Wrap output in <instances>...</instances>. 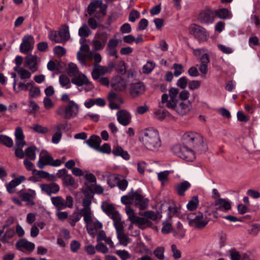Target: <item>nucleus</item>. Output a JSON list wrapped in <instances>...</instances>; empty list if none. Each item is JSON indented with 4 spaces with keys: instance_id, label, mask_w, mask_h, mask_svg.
Wrapping results in <instances>:
<instances>
[{
    "instance_id": "f257e3e1",
    "label": "nucleus",
    "mask_w": 260,
    "mask_h": 260,
    "mask_svg": "<svg viewBox=\"0 0 260 260\" xmlns=\"http://www.w3.org/2000/svg\"><path fill=\"white\" fill-rule=\"evenodd\" d=\"M139 139L144 146L149 150H157L161 145V139L158 130L152 127L141 131L140 133Z\"/></svg>"
},
{
    "instance_id": "f03ea898",
    "label": "nucleus",
    "mask_w": 260,
    "mask_h": 260,
    "mask_svg": "<svg viewBox=\"0 0 260 260\" xmlns=\"http://www.w3.org/2000/svg\"><path fill=\"white\" fill-rule=\"evenodd\" d=\"M183 145L192 147L200 153L205 152L207 150V146L203 141L202 136L196 132H187L182 137Z\"/></svg>"
},
{
    "instance_id": "7ed1b4c3",
    "label": "nucleus",
    "mask_w": 260,
    "mask_h": 260,
    "mask_svg": "<svg viewBox=\"0 0 260 260\" xmlns=\"http://www.w3.org/2000/svg\"><path fill=\"white\" fill-rule=\"evenodd\" d=\"M79 111V106L74 101H70L68 104L60 106L56 113L61 117L69 119L76 117Z\"/></svg>"
},
{
    "instance_id": "20e7f679",
    "label": "nucleus",
    "mask_w": 260,
    "mask_h": 260,
    "mask_svg": "<svg viewBox=\"0 0 260 260\" xmlns=\"http://www.w3.org/2000/svg\"><path fill=\"white\" fill-rule=\"evenodd\" d=\"M172 150L178 157L186 161H191L195 159L194 151L188 146L177 145L173 147Z\"/></svg>"
},
{
    "instance_id": "39448f33",
    "label": "nucleus",
    "mask_w": 260,
    "mask_h": 260,
    "mask_svg": "<svg viewBox=\"0 0 260 260\" xmlns=\"http://www.w3.org/2000/svg\"><path fill=\"white\" fill-rule=\"evenodd\" d=\"M62 161L59 159L54 160L53 157L46 150H42L40 152L39 159L37 162L38 167L43 169L45 166L58 167L61 165Z\"/></svg>"
},
{
    "instance_id": "423d86ee",
    "label": "nucleus",
    "mask_w": 260,
    "mask_h": 260,
    "mask_svg": "<svg viewBox=\"0 0 260 260\" xmlns=\"http://www.w3.org/2000/svg\"><path fill=\"white\" fill-rule=\"evenodd\" d=\"M106 8L102 0H95L89 5L88 11L89 15H93L95 17L100 19L106 15Z\"/></svg>"
},
{
    "instance_id": "0eeeda50",
    "label": "nucleus",
    "mask_w": 260,
    "mask_h": 260,
    "mask_svg": "<svg viewBox=\"0 0 260 260\" xmlns=\"http://www.w3.org/2000/svg\"><path fill=\"white\" fill-rule=\"evenodd\" d=\"M187 219L190 225L198 229L203 228L208 222L206 217L200 212L188 214Z\"/></svg>"
},
{
    "instance_id": "6e6552de",
    "label": "nucleus",
    "mask_w": 260,
    "mask_h": 260,
    "mask_svg": "<svg viewBox=\"0 0 260 260\" xmlns=\"http://www.w3.org/2000/svg\"><path fill=\"white\" fill-rule=\"evenodd\" d=\"M109 35L105 31L98 30L92 41V44L95 51L103 50L107 43Z\"/></svg>"
},
{
    "instance_id": "1a4fd4ad",
    "label": "nucleus",
    "mask_w": 260,
    "mask_h": 260,
    "mask_svg": "<svg viewBox=\"0 0 260 260\" xmlns=\"http://www.w3.org/2000/svg\"><path fill=\"white\" fill-rule=\"evenodd\" d=\"M51 201L57 210L72 208L73 206V199L70 196H67L66 200L61 196L53 197L51 198Z\"/></svg>"
},
{
    "instance_id": "9d476101",
    "label": "nucleus",
    "mask_w": 260,
    "mask_h": 260,
    "mask_svg": "<svg viewBox=\"0 0 260 260\" xmlns=\"http://www.w3.org/2000/svg\"><path fill=\"white\" fill-rule=\"evenodd\" d=\"M190 31L200 42L207 41L209 38V32L200 25H192L190 28Z\"/></svg>"
},
{
    "instance_id": "9b49d317",
    "label": "nucleus",
    "mask_w": 260,
    "mask_h": 260,
    "mask_svg": "<svg viewBox=\"0 0 260 260\" xmlns=\"http://www.w3.org/2000/svg\"><path fill=\"white\" fill-rule=\"evenodd\" d=\"M114 67V66L113 63L109 64L108 67L99 64H94L91 73L92 78L95 80H97L101 76L104 75L107 73H110Z\"/></svg>"
},
{
    "instance_id": "f8f14e48",
    "label": "nucleus",
    "mask_w": 260,
    "mask_h": 260,
    "mask_svg": "<svg viewBox=\"0 0 260 260\" xmlns=\"http://www.w3.org/2000/svg\"><path fill=\"white\" fill-rule=\"evenodd\" d=\"M215 18L214 11L207 8L202 11L199 14L198 19L202 23L206 24H211Z\"/></svg>"
},
{
    "instance_id": "ddd939ff",
    "label": "nucleus",
    "mask_w": 260,
    "mask_h": 260,
    "mask_svg": "<svg viewBox=\"0 0 260 260\" xmlns=\"http://www.w3.org/2000/svg\"><path fill=\"white\" fill-rule=\"evenodd\" d=\"M35 40L34 37L31 35H25L22 40L20 44V51L24 54H26L32 51L34 48Z\"/></svg>"
},
{
    "instance_id": "4468645a",
    "label": "nucleus",
    "mask_w": 260,
    "mask_h": 260,
    "mask_svg": "<svg viewBox=\"0 0 260 260\" xmlns=\"http://www.w3.org/2000/svg\"><path fill=\"white\" fill-rule=\"evenodd\" d=\"M212 207L214 212H216L218 210L226 211L231 209V203L227 199L219 198L215 201Z\"/></svg>"
},
{
    "instance_id": "2eb2a0df",
    "label": "nucleus",
    "mask_w": 260,
    "mask_h": 260,
    "mask_svg": "<svg viewBox=\"0 0 260 260\" xmlns=\"http://www.w3.org/2000/svg\"><path fill=\"white\" fill-rule=\"evenodd\" d=\"M145 89V86L142 82H136L131 85L129 93L133 98H136L143 94Z\"/></svg>"
},
{
    "instance_id": "dca6fc26",
    "label": "nucleus",
    "mask_w": 260,
    "mask_h": 260,
    "mask_svg": "<svg viewBox=\"0 0 260 260\" xmlns=\"http://www.w3.org/2000/svg\"><path fill=\"white\" fill-rule=\"evenodd\" d=\"M193 53L200 60L201 64H208L210 62L208 52L206 49H193Z\"/></svg>"
},
{
    "instance_id": "f3484780",
    "label": "nucleus",
    "mask_w": 260,
    "mask_h": 260,
    "mask_svg": "<svg viewBox=\"0 0 260 260\" xmlns=\"http://www.w3.org/2000/svg\"><path fill=\"white\" fill-rule=\"evenodd\" d=\"M71 82L78 86H81L83 85H89L90 88L93 87V85L90 83L87 77L81 73L74 76L71 80Z\"/></svg>"
},
{
    "instance_id": "a211bd4d",
    "label": "nucleus",
    "mask_w": 260,
    "mask_h": 260,
    "mask_svg": "<svg viewBox=\"0 0 260 260\" xmlns=\"http://www.w3.org/2000/svg\"><path fill=\"white\" fill-rule=\"evenodd\" d=\"M134 203L135 206L140 210H144L148 206V200L145 198L142 195L135 191L134 193Z\"/></svg>"
},
{
    "instance_id": "6ab92c4d",
    "label": "nucleus",
    "mask_w": 260,
    "mask_h": 260,
    "mask_svg": "<svg viewBox=\"0 0 260 260\" xmlns=\"http://www.w3.org/2000/svg\"><path fill=\"white\" fill-rule=\"evenodd\" d=\"M111 85L117 91H123L127 86L125 80L119 76H116L112 79Z\"/></svg>"
},
{
    "instance_id": "aec40b11",
    "label": "nucleus",
    "mask_w": 260,
    "mask_h": 260,
    "mask_svg": "<svg viewBox=\"0 0 260 260\" xmlns=\"http://www.w3.org/2000/svg\"><path fill=\"white\" fill-rule=\"evenodd\" d=\"M116 116L118 122L122 125L126 126L131 121L132 116L128 112L125 110H123L117 112Z\"/></svg>"
},
{
    "instance_id": "412c9836",
    "label": "nucleus",
    "mask_w": 260,
    "mask_h": 260,
    "mask_svg": "<svg viewBox=\"0 0 260 260\" xmlns=\"http://www.w3.org/2000/svg\"><path fill=\"white\" fill-rule=\"evenodd\" d=\"M18 194L22 201L27 202V205L33 206L35 205L33 200L36 197V192L32 190L30 192H26L21 190L18 192Z\"/></svg>"
},
{
    "instance_id": "4be33fe9",
    "label": "nucleus",
    "mask_w": 260,
    "mask_h": 260,
    "mask_svg": "<svg viewBox=\"0 0 260 260\" xmlns=\"http://www.w3.org/2000/svg\"><path fill=\"white\" fill-rule=\"evenodd\" d=\"M16 246L19 250H25L30 252H32L35 247L34 243L29 242L25 239H21L18 241L16 244Z\"/></svg>"
},
{
    "instance_id": "5701e85b",
    "label": "nucleus",
    "mask_w": 260,
    "mask_h": 260,
    "mask_svg": "<svg viewBox=\"0 0 260 260\" xmlns=\"http://www.w3.org/2000/svg\"><path fill=\"white\" fill-rule=\"evenodd\" d=\"M25 180V177L24 176H19L13 179L6 185L8 192L10 193H14L15 191V187L23 182Z\"/></svg>"
},
{
    "instance_id": "b1692460",
    "label": "nucleus",
    "mask_w": 260,
    "mask_h": 260,
    "mask_svg": "<svg viewBox=\"0 0 260 260\" xmlns=\"http://www.w3.org/2000/svg\"><path fill=\"white\" fill-rule=\"evenodd\" d=\"M86 223V228L89 235L93 236L96 233V231L101 229L103 225L99 221H93L92 219L85 221Z\"/></svg>"
},
{
    "instance_id": "393cba45",
    "label": "nucleus",
    "mask_w": 260,
    "mask_h": 260,
    "mask_svg": "<svg viewBox=\"0 0 260 260\" xmlns=\"http://www.w3.org/2000/svg\"><path fill=\"white\" fill-rule=\"evenodd\" d=\"M176 100L170 98L167 94H163L161 96V102L159 104L160 108L166 107L168 108L174 109L176 105Z\"/></svg>"
},
{
    "instance_id": "a878e982",
    "label": "nucleus",
    "mask_w": 260,
    "mask_h": 260,
    "mask_svg": "<svg viewBox=\"0 0 260 260\" xmlns=\"http://www.w3.org/2000/svg\"><path fill=\"white\" fill-rule=\"evenodd\" d=\"M191 109V104L189 101H181L176 105L174 110L180 115H184L188 113Z\"/></svg>"
},
{
    "instance_id": "bb28decb",
    "label": "nucleus",
    "mask_w": 260,
    "mask_h": 260,
    "mask_svg": "<svg viewBox=\"0 0 260 260\" xmlns=\"http://www.w3.org/2000/svg\"><path fill=\"white\" fill-rule=\"evenodd\" d=\"M191 187V184L187 181H183L178 183L175 185V190L178 195L181 197H184L185 195V192Z\"/></svg>"
},
{
    "instance_id": "cd10ccee",
    "label": "nucleus",
    "mask_w": 260,
    "mask_h": 260,
    "mask_svg": "<svg viewBox=\"0 0 260 260\" xmlns=\"http://www.w3.org/2000/svg\"><path fill=\"white\" fill-rule=\"evenodd\" d=\"M103 211L108 215L111 218L114 219L120 216L118 211H117L114 206L109 204L105 203L102 206Z\"/></svg>"
},
{
    "instance_id": "c85d7f7f",
    "label": "nucleus",
    "mask_w": 260,
    "mask_h": 260,
    "mask_svg": "<svg viewBox=\"0 0 260 260\" xmlns=\"http://www.w3.org/2000/svg\"><path fill=\"white\" fill-rule=\"evenodd\" d=\"M40 187L44 192L49 196L52 193H57L60 189L59 185L55 183L41 184Z\"/></svg>"
},
{
    "instance_id": "c756f323",
    "label": "nucleus",
    "mask_w": 260,
    "mask_h": 260,
    "mask_svg": "<svg viewBox=\"0 0 260 260\" xmlns=\"http://www.w3.org/2000/svg\"><path fill=\"white\" fill-rule=\"evenodd\" d=\"M15 144L17 147H24L26 145L24 135L20 127H16L15 132Z\"/></svg>"
},
{
    "instance_id": "7c9ffc66",
    "label": "nucleus",
    "mask_w": 260,
    "mask_h": 260,
    "mask_svg": "<svg viewBox=\"0 0 260 260\" xmlns=\"http://www.w3.org/2000/svg\"><path fill=\"white\" fill-rule=\"evenodd\" d=\"M112 153L115 156H120L125 160H128L130 158L128 152L118 145L113 146Z\"/></svg>"
},
{
    "instance_id": "2f4dec72",
    "label": "nucleus",
    "mask_w": 260,
    "mask_h": 260,
    "mask_svg": "<svg viewBox=\"0 0 260 260\" xmlns=\"http://www.w3.org/2000/svg\"><path fill=\"white\" fill-rule=\"evenodd\" d=\"M32 82V81H29L28 82H20L18 83V87H16V81L15 80L13 82V89L16 93H19L22 90L28 91Z\"/></svg>"
},
{
    "instance_id": "473e14b6",
    "label": "nucleus",
    "mask_w": 260,
    "mask_h": 260,
    "mask_svg": "<svg viewBox=\"0 0 260 260\" xmlns=\"http://www.w3.org/2000/svg\"><path fill=\"white\" fill-rule=\"evenodd\" d=\"M38 58L36 56L28 54L25 57V62L28 66L29 69L33 72L36 71L37 69Z\"/></svg>"
},
{
    "instance_id": "72a5a7b5",
    "label": "nucleus",
    "mask_w": 260,
    "mask_h": 260,
    "mask_svg": "<svg viewBox=\"0 0 260 260\" xmlns=\"http://www.w3.org/2000/svg\"><path fill=\"white\" fill-rule=\"evenodd\" d=\"M84 142L86 143L89 147L96 150L99 149V146L101 142V139L100 137L93 135Z\"/></svg>"
},
{
    "instance_id": "f704fd0d",
    "label": "nucleus",
    "mask_w": 260,
    "mask_h": 260,
    "mask_svg": "<svg viewBox=\"0 0 260 260\" xmlns=\"http://www.w3.org/2000/svg\"><path fill=\"white\" fill-rule=\"evenodd\" d=\"M134 224L138 225L141 229L151 226L152 225L151 222L145 216L144 217L138 216Z\"/></svg>"
},
{
    "instance_id": "c9c22d12",
    "label": "nucleus",
    "mask_w": 260,
    "mask_h": 260,
    "mask_svg": "<svg viewBox=\"0 0 260 260\" xmlns=\"http://www.w3.org/2000/svg\"><path fill=\"white\" fill-rule=\"evenodd\" d=\"M36 151H39V149L35 146H31L27 147L25 150V155L28 159L34 160L36 158Z\"/></svg>"
},
{
    "instance_id": "e433bc0d",
    "label": "nucleus",
    "mask_w": 260,
    "mask_h": 260,
    "mask_svg": "<svg viewBox=\"0 0 260 260\" xmlns=\"http://www.w3.org/2000/svg\"><path fill=\"white\" fill-rule=\"evenodd\" d=\"M215 17L217 16L220 19H230L232 17V14L225 8H222L214 11Z\"/></svg>"
},
{
    "instance_id": "4c0bfd02",
    "label": "nucleus",
    "mask_w": 260,
    "mask_h": 260,
    "mask_svg": "<svg viewBox=\"0 0 260 260\" xmlns=\"http://www.w3.org/2000/svg\"><path fill=\"white\" fill-rule=\"evenodd\" d=\"M68 124L67 122H59L51 126V130L53 133H62L63 131L68 129Z\"/></svg>"
},
{
    "instance_id": "58836bf2",
    "label": "nucleus",
    "mask_w": 260,
    "mask_h": 260,
    "mask_svg": "<svg viewBox=\"0 0 260 260\" xmlns=\"http://www.w3.org/2000/svg\"><path fill=\"white\" fill-rule=\"evenodd\" d=\"M67 72L70 77H73L80 73L77 66L73 62H70L68 64Z\"/></svg>"
},
{
    "instance_id": "ea45409f",
    "label": "nucleus",
    "mask_w": 260,
    "mask_h": 260,
    "mask_svg": "<svg viewBox=\"0 0 260 260\" xmlns=\"http://www.w3.org/2000/svg\"><path fill=\"white\" fill-rule=\"evenodd\" d=\"M91 52L85 53L84 52L78 51L77 54V58L78 60L82 64H85L87 59L92 60V57L90 56Z\"/></svg>"
},
{
    "instance_id": "a19ab883",
    "label": "nucleus",
    "mask_w": 260,
    "mask_h": 260,
    "mask_svg": "<svg viewBox=\"0 0 260 260\" xmlns=\"http://www.w3.org/2000/svg\"><path fill=\"white\" fill-rule=\"evenodd\" d=\"M60 38L62 39L63 42L67 41L70 38V32L69 27L67 25H64L61 26L58 30Z\"/></svg>"
},
{
    "instance_id": "79ce46f5",
    "label": "nucleus",
    "mask_w": 260,
    "mask_h": 260,
    "mask_svg": "<svg viewBox=\"0 0 260 260\" xmlns=\"http://www.w3.org/2000/svg\"><path fill=\"white\" fill-rule=\"evenodd\" d=\"M28 91L29 98H35L40 95L41 91L40 88L35 85L33 81L29 87Z\"/></svg>"
},
{
    "instance_id": "37998d69",
    "label": "nucleus",
    "mask_w": 260,
    "mask_h": 260,
    "mask_svg": "<svg viewBox=\"0 0 260 260\" xmlns=\"http://www.w3.org/2000/svg\"><path fill=\"white\" fill-rule=\"evenodd\" d=\"M14 70L17 72L21 79H29L31 77V73L22 68L15 67Z\"/></svg>"
},
{
    "instance_id": "c03bdc74",
    "label": "nucleus",
    "mask_w": 260,
    "mask_h": 260,
    "mask_svg": "<svg viewBox=\"0 0 260 260\" xmlns=\"http://www.w3.org/2000/svg\"><path fill=\"white\" fill-rule=\"evenodd\" d=\"M135 192V191H132L127 195L122 196L121 199L122 203L125 205H131L134 203V198L133 197V195Z\"/></svg>"
},
{
    "instance_id": "a18cd8bd",
    "label": "nucleus",
    "mask_w": 260,
    "mask_h": 260,
    "mask_svg": "<svg viewBox=\"0 0 260 260\" xmlns=\"http://www.w3.org/2000/svg\"><path fill=\"white\" fill-rule=\"evenodd\" d=\"M199 205V201L197 196H193L187 204V208L189 211L195 210Z\"/></svg>"
},
{
    "instance_id": "49530a36",
    "label": "nucleus",
    "mask_w": 260,
    "mask_h": 260,
    "mask_svg": "<svg viewBox=\"0 0 260 260\" xmlns=\"http://www.w3.org/2000/svg\"><path fill=\"white\" fill-rule=\"evenodd\" d=\"M143 215L146 217L147 219L156 221L161 218L160 214L158 212H154L152 211H145Z\"/></svg>"
},
{
    "instance_id": "de8ad7c7",
    "label": "nucleus",
    "mask_w": 260,
    "mask_h": 260,
    "mask_svg": "<svg viewBox=\"0 0 260 260\" xmlns=\"http://www.w3.org/2000/svg\"><path fill=\"white\" fill-rule=\"evenodd\" d=\"M59 81L60 85L62 87L67 89L71 87V81L69 77L66 75H61L59 78Z\"/></svg>"
},
{
    "instance_id": "09e8293b",
    "label": "nucleus",
    "mask_w": 260,
    "mask_h": 260,
    "mask_svg": "<svg viewBox=\"0 0 260 260\" xmlns=\"http://www.w3.org/2000/svg\"><path fill=\"white\" fill-rule=\"evenodd\" d=\"M125 212L128 216V219L131 222L132 224H134L136 218L138 216H136L135 213V211L129 206H126L125 208Z\"/></svg>"
},
{
    "instance_id": "8fccbe9b",
    "label": "nucleus",
    "mask_w": 260,
    "mask_h": 260,
    "mask_svg": "<svg viewBox=\"0 0 260 260\" xmlns=\"http://www.w3.org/2000/svg\"><path fill=\"white\" fill-rule=\"evenodd\" d=\"M170 172L169 171H165L161 172L157 174V177L159 181H160L161 185L164 186L165 184L168 182L169 180V175Z\"/></svg>"
},
{
    "instance_id": "3c124183",
    "label": "nucleus",
    "mask_w": 260,
    "mask_h": 260,
    "mask_svg": "<svg viewBox=\"0 0 260 260\" xmlns=\"http://www.w3.org/2000/svg\"><path fill=\"white\" fill-rule=\"evenodd\" d=\"M31 128L34 132L40 134H46L49 132L47 127L40 124H35Z\"/></svg>"
},
{
    "instance_id": "603ef678",
    "label": "nucleus",
    "mask_w": 260,
    "mask_h": 260,
    "mask_svg": "<svg viewBox=\"0 0 260 260\" xmlns=\"http://www.w3.org/2000/svg\"><path fill=\"white\" fill-rule=\"evenodd\" d=\"M114 222V225L116 230L117 234L122 233L123 231V228L122 223L121 221L120 216L117 217V218L113 219Z\"/></svg>"
},
{
    "instance_id": "864d4df0",
    "label": "nucleus",
    "mask_w": 260,
    "mask_h": 260,
    "mask_svg": "<svg viewBox=\"0 0 260 260\" xmlns=\"http://www.w3.org/2000/svg\"><path fill=\"white\" fill-rule=\"evenodd\" d=\"M116 71L121 75H123L126 73V69L125 62L120 60L119 61L115 66Z\"/></svg>"
},
{
    "instance_id": "5fc2aeb1",
    "label": "nucleus",
    "mask_w": 260,
    "mask_h": 260,
    "mask_svg": "<svg viewBox=\"0 0 260 260\" xmlns=\"http://www.w3.org/2000/svg\"><path fill=\"white\" fill-rule=\"evenodd\" d=\"M0 143L8 147H11L13 145V141L12 139L4 135H0Z\"/></svg>"
},
{
    "instance_id": "6e6d98bb",
    "label": "nucleus",
    "mask_w": 260,
    "mask_h": 260,
    "mask_svg": "<svg viewBox=\"0 0 260 260\" xmlns=\"http://www.w3.org/2000/svg\"><path fill=\"white\" fill-rule=\"evenodd\" d=\"M168 115V112L164 109H158L154 113L155 118L160 120L164 119Z\"/></svg>"
},
{
    "instance_id": "4d7b16f0",
    "label": "nucleus",
    "mask_w": 260,
    "mask_h": 260,
    "mask_svg": "<svg viewBox=\"0 0 260 260\" xmlns=\"http://www.w3.org/2000/svg\"><path fill=\"white\" fill-rule=\"evenodd\" d=\"M49 37L51 40L54 41L55 43L63 42L62 39L60 38L59 32H57L56 31H50L49 32Z\"/></svg>"
},
{
    "instance_id": "13d9d810",
    "label": "nucleus",
    "mask_w": 260,
    "mask_h": 260,
    "mask_svg": "<svg viewBox=\"0 0 260 260\" xmlns=\"http://www.w3.org/2000/svg\"><path fill=\"white\" fill-rule=\"evenodd\" d=\"M91 34V31L86 24H83L79 29L78 34L82 38L87 37Z\"/></svg>"
},
{
    "instance_id": "bf43d9fd",
    "label": "nucleus",
    "mask_w": 260,
    "mask_h": 260,
    "mask_svg": "<svg viewBox=\"0 0 260 260\" xmlns=\"http://www.w3.org/2000/svg\"><path fill=\"white\" fill-rule=\"evenodd\" d=\"M43 103L46 110H50L53 109L55 105L53 101L49 97L47 96H45L43 99Z\"/></svg>"
},
{
    "instance_id": "052dcab7",
    "label": "nucleus",
    "mask_w": 260,
    "mask_h": 260,
    "mask_svg": "<svg viewBox=\"0 0 260 260\" xmlns=\"http://www.w3.org/2000/svg\"><path fill=\"white\" fill-rule=\"evenodd\" d=\"M62 181L66 186H73L75 182L74 178L70 174H68L62 178Z\"/></svg>"
},
{
    "instance_id": "680f3d73",
    "label": "nucleus",
    "mask_w": 260,
    "mask_h": 260,
    "mask_svg": "<svg viewBox=\"0 0 260 260\" xmlns=\"http://www.w3.org/2000/svg\"><path fill=\"white\" fill-rule=\"evenodd\" d=\"M165 248L163 247H158L154 250V255L160 260L164 259Z\"/></svg>"
},
{
    "instance_id": "e2e57ef3",
    "label": "nucleus",
    "mask_w": 260,
    "mask_h": 260,
    "mask_svg": "<svg viewBox=\"0 0 260 260\" xmlns=\"http://www.w3.org/2000/svg\"><path fill=\"white\" fill-rule=\"evenodd\" d=\"M81 213L84 217V221H88L92 219L91 212L90 207H84L81 210Z\"/></svg>"
},
{
    "instance_id": "0e129e2a",
    "label": "nucleus",
    "mask_w": 260,
    "mask_h": 260,
    "mask_svg": "<svg viewBox=\"0 0 260 260\" xmlns=\"http://www.w3.org/2000/svg\"><path fill=\"white\" fill-rule=\"evenodd\" d=\"M154 63L152 61H148L143 67V72L145 74L150 73L154 68Z\"/></svg>"
},
{
    "instance_id": "69168bd1",
    "label": "nucleus",
    "mask_w": 260,
    "mask_h": 260,
    "mask_svg": "<svg viewBox=\"0 0 260 260\" xmlns=\"http://www.w3.org/2000/svg\"><path fill=\"white\" fill-rule=\"evenodd\" d=\"M217 47L224 54H230L233 52V49L231 47L222 44H218Z\"/></svg>"
},
{
    "instance_id": "338daca9",
    "label": "nucleus",
    "mask_w": 260,
    "mask_h": 260,
    "mask_svg": "<svg viewBox=\"0 0 260 260\" xmlns=\"http://www.w3.org/2000/svg\"><path fill=\"white\" fill-rule=\"evenodd\" d=\"M116 254L118 255L122 260H126L130 258L131 255L126 250H117L115 252Z\"/></svg>"
},
{
    "instance_id": "774afa93",
    "label": "nucleus",
    "mask_w": 260,
    "mask_h": 260,
    "mask_svg": "<svg viewBox=\"0 0 260 260\" xmlns=\"http://www.w3.org/2000/svg\"><path fill=\"white\" fill-rule=\"evenodd\" d=\"M188 83V79L186 77H182L179 78L177 82V86L181 89H185Z\"/></svg>"
}]
</instances>
